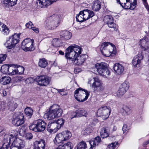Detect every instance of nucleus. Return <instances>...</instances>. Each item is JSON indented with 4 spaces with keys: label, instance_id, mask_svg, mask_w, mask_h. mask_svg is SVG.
<instances>
[{
    "label": "nucleus",
    "instance_id": "nucleus-1",
    "mask_svg": "<svg viewBox=\"0 0 149 149\" xmlns=\"http://www.w3.org/2000/svg\"><path fill=\"white\" fill-rule=\"evenodd\" d=\"M81 48L75 44L68 47L66 49L65 56L68 62L72 63L77 56L81 53Z\"/></svg>",
    "mask_w": 149,
    "mask_h": 149
},
{
    "label": "nucleus",
    "instance_id": "nucleus-2",
    "mask_svg": "<svg viewBox=\"0 0 149 149\" xmlns=\"http://www.w3.org/2000/svg\"><path fill=\"white\" fill-rule=\"evenodd\" d=\"M60 15L54 14L50 16L49 20L46 23V28L49 30H52L57 27L60 24L61 20Z\"/></svg>",
    "mask_w": 149,
    "mask_h": 149
},
{
    "label": "nucleus",
    "instance_id": "nucleus-3",
    "mask_svg": "<svg viewBox=\"0 0 149 149\" xmlns=\"http://www.w3.org/2000/svg\"><path fill=\"white\" fill-rule=\"evenodd\" d=\"M46 124L42 120L38 119L34 120L29 126V129L36 132L43 131L45 129Z\"/></svg>",
    "mask_w": 149,
    "mask_h": 149
},
{
    "label": "nucleus",
    "instance_id": "nucleus-4",
    "mask_svg": "<svg viewBox=\"0 0 149 149\" xmlns=\"http://www.w3.org/2000/svg\"><path fill=\"white\" fill-rule=\"evenodd\" d=\"M72 136L71 133L68 130L63 132L57 135L54 140L56 145L59 146L60 143H63V142L69 139Z\"/></svg>",
    "mask_w": 149,
    "mask_h": 149
},
{
    "label": "nucleus",
    "instance_id": "nucleus-5",
    "mask_svg": "<svg viewBox=\"0 0 149 149\" xmlns=\"http://www.w3.org/2000/svg\"><path fill=\"white\" fill-rule=\"evenodd\" d=\"M94 15L93 11L88 9L80 11L78 15H77L76 20L77 22H82L92 17Z\"/></svg>",
    "mask_w": 149,
    "mask_h": 149
},
{
    "label": "nucleus",
    "instance_id": "nucleus-6",
    "mask_svg": "<svg viewBox=\"0 0 149 149\" xmlns=\"http://www.w3.org/2000/svg\"><path fill=\"white\" fill-rule=\"evenodd\" d=\"M20 34V33H19V34L15 33L13 35L9 37L4 44L6 47L9 49L14 47L19 40Z\"/></svg>",
    "mask_w": 149,
    "mask_h": 149
},
{
    "label": "nucleus",
    "instance_id": "nucleus-7",
    "mask_svg": "<svg viewBox=\"0 0 149 149\" xmlns=\"http://www.w3.org/2000/svg\"><path fill=\"white\" fill-rule=\"evenodd\" d=\"M109 42L102 43L100 45V51L102 54L105 56L109 57L112 54H115V52L113 50V47L108 46Z\"/></svg>",
    "mask_w": 149,
    "mask_h": 149
},
{
    "label": "nucleus",
    "instance_id": "nucleus-8",
    "mask_svg": "<svg viewBox=\"0 0 149 149\" xmlns=\"http://www.w3.org/2000/svg\"><path fill=\"white\" fill-rule=\"evenodd\" d=\"M24 116L21 112L15 113L13 115L12 118V123L17 127L23 124L24 122Z\"/></svg>",
    "mask_w": 149,
    "mask_h": 149
},
{
    "label": "nucleus",
    "instance_id": "nucleus-9",
    "mask_svg": "<svg viewBox=\"0 0 149 149\" xmlns=\"http://www.w3.org/2000/svg\"><path fill=\"white\" fill-rule=\"evenodd\" d=\"M34 40L29 38L24 39L21 44V48L25 51H31L34 49L33 44Z\"/></svg>",
    "mask_w": 149,
    "mask_h": 149
},
{
    "label": "nucleus",
    "instance_id": "nucleus-10",
    "mask_svg": "<svg viewBox=\"0 0 149 149\" xmlns=\"http://www.w3.org/2000/svg\"><path fill=\"white\" fill-rule=\"evenodd\" d=\"M111 111L110 108L107 106L102 107L98 109L97 115L98 116L102 118L103 119H106L109 117Z\"/></svg>",
    "mask_w": 149,
    "mask_h": 149
},
{
    "label": "nucleus",
    "instance_id": "nucleus-11",
    "mask_svg": "<svg viewBox=\"0 0 149 149\" xmlns=\"http://www.w3.org/2000/svg\"><path fill=\"white\" fill-rule=\"evenodd\" d=\"M93 82L92 84V88L95 92L102 91L104 89L102 83L99 79L97 77L93 78Z\"/></svg>",
    "mask_w": 149,
    "mask_h": 149
},
{
    "label": "nucleus",
    "instance_id": "nucleus-12",
    "mask_svg": "<svg viewBox=\"0 0 149 149\" xmlns=\"http://www.w3.org/2000/svg\"><path fill=\"white\" fill-rule=\"evenodd\" d=\"M51 79L50 78L43 75L38 76L36 78L35 80L39 85L46 86L49 84Z\"/></svg>",
    "mask_w": 149,
    "mask_h": 149
},
{
    "label": "nucleus",
    "instance_id": "nucleus-13",
    "mask_svg": "<svg viewBox=\"0 0 149 149\" xmlns=\"http://www.w3.org/2000/svg\"><path fill=\"white\" fill-rule=\"evenodd\" d=\"M84 92L80 91L79 95H75V98L78 101L83 102L86 100L89 95L90 92L84 89Z\"/></svg>",
    "mask_w": 149,
    "mask_h": 149
},
{
    "label": "nucleus",
    "instance_id": "nucleus-14",
    "mask_svg": "<svg viewBox=\"0 0 149 149\" xmlns=\"http://www.w3.org/2000/svg\"><path fill=\"white\" fill-rule=\"evenodd\" d=\"M129 86L128 82L125 81L122 83L120 87V88L116 93L117 96L120 97L126 92Z\"/></svg>",
    "mask_w": 149,
    "mask_h": 149
},
{
    "label": "nucleus",
    "instance_id": "nucleus-15",
    "mask_svg": "<svg viewBox=\"0 0 149 149\" xmlns=\"http://www.w3.org/2000/svg\"><path fill=\"white\" fill-rule=\"evenodd\" d=\"M87 57V56L86 54H82L79 56L78 55L76 56L74 60L71 63H73L77 65H81L84 62Z\"/></svg>",
    "mask_w": 149,
    "mask_h": 149
},
{
    "label": "nucleus",
    "instance_id": "nucleus-16",
    "mask_svg": "<svg viewBox=\"0 0 149 149\" xmlns=\"http://www.w3.org/2000/svg\"><path fill=\"white\" fill-rule=\"evenodd\" d=\"M59 35L60 39L62 40H68L72 37V33L69 31L65 30L60 31Z\"/></svg>",
    "mask_w": 149,
    "mask_h": 149
},
{
    "label": "nucleus",
    "instance_id": "nucleus-17",
    "mask_svg": "<svg viewBox=\"0 0 149 149\" xmlns=\"http://www.w3.org/2000/svg\"><path fill=\"white\" fill-rule=\"evenodd\" d=\"M50 109H52L56 117L60 116L62 114V110L60 108L59 106L56 104H54L51 106Z\"/></svg>",
    "mask_w": 149,
    "mask_h": 149
},
{
    "label": "nucleus",
    "instance_id": "nucleus-18",
    "mask_svg": "<svg viewBox=\"0 0 149 149\" xmlns=\"http://www.w3.org/2000/svg\"><path fill=\"white\" fill-rule=\"evenodd\" d=\"M12 143V145L16 146L19 149H23L25 146L24 141L19 138L15 139Z\"/></svg>",
    "mask_w": 149,
    "mask_h": 149
},
{
    "label": "nucleus",
    "instance_id": "nucleus-19",
    "mask_svg": "<svg viewBox=\"0 0 149 149\" xmlns=\"http://www.w3.org/2000/svg\"><path fill=\"white\" fill-rule=\"evenodd\" d=\"M57 123H49L48 124L47 128V131L50 132L55 133L59 129L58 128Z\"/></svg>",
    "mask_w": 149,
    "mask_h": 149
},
{
    "label": "nucleus",
    "instance_id": "nucleus-20",
    "mask_svg": "<svg viewBox=\"0 0 149 149\" xmlns=\"http://www.w3.org/2000/svg\"><path fill=\"white\" fill-rule=\"evenodd\" d=\"M143 56L142 53L138 54L135 56L132 61V63L134 67H136L137 65L141 63V61L143 59Z\"/></svg>",
    "mask_w": 149,
    "mask_h": 149
},
{
    "label": "nucleus",
    "instance_id": "nucleus-21",
    "mask_svg": "<svg viewBox=\"0 0 149 149\" xmlns=\"http://www.w3.org/2000/svg\"><path fill=\"white\" fill-rule=\"evenodd\" d=\"M45 141L43 140H40L39 141H36L34 143L33 149H45Z\"/></svg>",
    "mask_w": 149,
    "mask_h": 149
},
{
    "label": "nucleus",
    "instance_id": "nucleus-22",
    "mask_svg": "<svg viewBox=\"0 0 149 149\" xmlns=\"http://www.w3.org/2000/svg\"><path fill=\"white\" fill-rule=\"evenodd\" d=\"M95 67L97 72L99 74L102 73L107 68V64L105 63H98L95 65Z\"/></svg>",
    "mask_w": 149,
    "mask_h": 149
},
{
    "label": "nucleus",
    "instance_id": "nucleus-23",
    "mask_svg": "<svg viewBox=\"0 0 149 149\" xmlns=\"http://www.w3.org/2000/svg\"><path fill=\"white\" fill-rule=\"evenodd\" d=\"M48 110L47 112L44 115L45 118L50 120L56 118L52 109H50V107Z\"/></svg>",
    "mask_w": 149,
    "mask_h": 149
},
{
    "label": "nucleus",
    "instance_id": "nucleus-24",
    "mask_svg": "<svg viewBox=\"0 0 149 149\" xmlns=\"http://www.w3.org/2000/svg\"><path fill=\"white\" fill-rule=\"evenodd\" d=\"M120 112L123 116H128L131 113V109L129 107L124 105L120 109Z\"/></svg>",
    "mask_w": 149,
    "mask_h": 149
},
{
    "label": "nucleus",
    "instance_id": "nucleus-25",
    "mask_svg": "<svg viewBox=\"0 0 149 149\" xmlns=\"http://www.w3.org/2000/svg\"><path fill=\"white\" fill-rule=\"evenodd\" d=\"M113 69L115 72L118 74H121L124 70L123 66L118 63H116L113 66Z\"/></svg>",
    "mask_w": 149,
    "mask_h": 149
},
{
    "label": "nucleus",
    "instance_id": "nucleus-26",
    "mask_svg": "<svg viewBox=\"0 0 149 149\" xmlns=\"http://www.w3.org/2000/svg\"><path fill=\"white\" fill-rule=\"evenodd\" d=\"M11 138L8 134H5L3 141V145H4L6 147L8 148L10 144L11 141L13 140Z\"/></svg>",
    "mask_w": 149,
    "mask_h": 149
},
{
    "label": "nucleus",
    "instance_id": "nucleus-27",
    "mask_svg": "<svg viewBox=\"0 0 149 149\" xmlns=\"http://www.w3.org/2000/svg\"><path fill=\"white\" fill-rule=\"evenodd\" d=\"M11 138L8 134H5L3 141V145H4L6 147L8 148L10 144L11 141L13 140Z\"/></svg>",
    "mask_w": 149,
    "mask_h": 149
},
{
    "label": "nucleus",
    "instance_id": "nucleus-28",
    "mask_svg": "<svg viewBox=\"0 0 149 149\" xmlns=\"http://www.w3.org/2000/svg\"><path fill=\"white\" fill-rule=\"evenodd\" d=\"M101 141V139L100 137L98 136L93 140H91L89 141L91 146V148L92 147H95L97 146Z\"/></svg>",
    "mask_w": 149,
    "mask_h": 149
},
{
    "label": "nucleus",
    "instance_id": "nucleus-29",
    "mask_svg": "<svg viewBox=\"0 0 149 149\" xmlns=\"http://www.w3.org/2000/svg\"><path fill=\"white\" fill-rule=\"evenodd\" d=\"M49 2L48 0H38L37 3L38 6L42 8L49 6Z\"/></svg>",
    "mask_w": 149,
    "mask_h": 149
},
{
    "label": "nucleus",
    "instance_id": "nucleus-30",
    "mask_svg": "<svg viewBox=\"0 0 149 149\" xmlns=\"http://www.w3.org/2000/svg\"><path fill=\"white\" fill-rule=\"evenodd\" d=\"M60 38H55L53 39L52 40V45L56 47H60L62 42Z\"/></svg>",
    "mask_w": 149,
    "mask_h": 149
},
{
    "label": "nucleus",
    "instance_id": "nucleus-31",
    "mask_svg": "<svg viewBox=\"0 0 149 149\" xmlns=\"http://www.w3.org/2000/svg\"><path fill=\"white\" fill-rule=\"evenodd\" d=\"M77 116L79 117L82 116L86 117L87 115V111L82 108H80L77 110Z\"/></svg>",
    "mask_w": 149,
    "mask_h": 149
},
{
    "label": "nucleus",
    "instance_id": "nucleus-32",
    "mask_svg": "<svg viewBox=\"0 0 149 149\" xmlns=\"http://www.w3.org/2000/svg\"><path fill=\"white\" fill-rule=\"evenodd\" d=\"M100 135L103 139L106 138L109 136V133L107 130V128L104 127L102 129L100 132Z\"/></svg>",
    "mask_w": 149,
    "mask_h": 149
},
{
    "label": "nucleus",
    "instance_id": "nucleus-33",
    "mask_svg": "<svg viewBox=\"0 0 149 149\" xmlns=\"http://www.w3.org/2000/svg\"><path fill=\"white\" fill-rule=\"evenodd\" d=\"M140 42L141 46L145 50L149 48V42L146 41L144 38L140 40Z\"/></svg>",
    "mask_w": 149,
    "mask_h": 149
},
{
    "label": "nucleus",
    "instance_id": "nucleus-34",
    "mask_svg": "<svg viewBox=\"0 0 149 149\" xmlns=\"http://www.w3.org/2000/svg\"><path fill=\"white\" fill-rule=\"evenodd\" d=\"M11 80V78L8 76L2 77L1 79V82L3 85H6L10 83Z\"/></svg>",
    "mask_w": 149,
    "mask_h": 149
},
{
    "label": "nucleus",
    "instance_id": "nucleus-35",
    "mask_svg": "<svg viewBox=\"0 0 149 149\" xmlns=\"http://www.w3.org/2000/svg\"><path fill=\"white\" fill-rule=\"evenodd\" d=\"M48 63L44 58L40 59L38 63L39 66L42 68H45L47 65Z\"/></svg>",
    "mask_w": 149,
    "mask_h": 149
},
{
    "label": "nucleus",
    "instance_id": "nucleus-36",
    "mask_svg": "<svg viewBox=\"0 0 149 149\" xmlns=\"http://www.w3.org/2000/svg\"><path fill=\"white\" fill-rule=\"evenodd\" d=\"M25 113L26 115L30 118L33 114V110L30 107H27L25 109Z\"/></svg>",
    "mask_w": 149,
    "mask_h": 149
},
{
    "label": "nucleus",
    "instance_id": "nucleus-37",
    "mask_svg": "<svg viewBox=\"0 0 149 149\" xmlns=\"http://www.w3.org/2000/svg\"><path fill=\"white\" fill-rule=\"evenodd\" d=\"M101 5L100 2L97 1L94 2L93 6V9L95 11H98L101 8Z\"/></svg>",
    "mask_w": 149,
    "mask_h": 149
},
{
    "label": "nucleus",
    "instance_id": "nucleus-38",
    "mask_svg": "<svg viewBox=\"0 0 149 149\" xmlns=\"http://www.w3.org/2000/svg\"><path fill=\"white\" fill-rule=\"evenodd\" d=\"M17 0H3L4 4H8L10 6H13L17 3Z\"/></svg>",
    "mask_w": 149,
    "mask_h": 149
},
{
    "label": "nucleus",
    "instance_id": "nucleus-39",
    "mask_svg": "<svg viewBox=\"0 0 149 149\" xmlns=\"http://www.w3.org/2000/svg\"><path fill=\"white\" fill-rule=\"evenodd\" d=\"M73 146V144L69 142L63 145L61 147L62 149H72Z\"/></svg>",
    "mask_w": 149,
    "mask_h": 149
},
{
    "label": "nucleus",
    "instance_id": "nucleus-40",
    "mask_svg": "<svg viewBox=\"0 0 149 149\" xmlns=\"http://www.w3.org/2000/svg\"><path fill=\"white\" fill-rule=\"evenodd\" d=\"M126 3H124L123 5V3H121L122 5V6H121L125 8L131 9V5L130 2H132V0H126Z\"/></svg>",
    "mask_w": 149,
    "mask_h": 149
},
{
    "label": "nucleus",
    "instance_id": "nucleus-41",
    "mask_svg": "<svg viewBox=\"0 0 149 149\" xmlns=\"http://www.w3.org/2000/svg\"><path fill=\"white\" fill-rule=\"evenodd\" d=\"M104 21L105 22L107 23L108 24H109V23L114 21V20L112 16L110 15H107L104 17Z\"/></svg>",
    "mask_w": 149,
    "mask_h": 149
},
{
    "label": "nucleus",
    "instance_id": "nucleus-42",
    "mask_svg": "<svg viewBox=\"0 0 149 149\" xmlns=\"http://www.w3.org/2000/svg\"><path fill=\"white\" fill-rule=\"evenodd\" d=\"M78 149H85L87 147L86 143L84 141L80 142L76 147Z\"/></svg>",
    "mask_w": 149,
    "mask_h": 149
},
{
    "label": "nucleus",
    "instance_id": "nucleus-43",
    "mask_svg": "<svg viewBox=\"0 0 149 149\" xmlns=\"http://www.w3.org/2000/svg\"><path fill=\"white\" fill-rule=\"evenodd\" d=\"M55 123H57L58 128L60 129L63 125L64 123V120L63 118H60Z\"/></svg>",
    "mask_w": 149,
    "mask_h": 149
},
{
    "label": "nucleus",
    "instance_id": "nucleus-44",
    "mask_svg": "<svg viewBox=\"0 0 149 149\" xmlns=\"http://www.w3.org/2000/svg\"><path fill=\"white\" fill-rule=\"evenodd\" d=\"M17 105L16 103L10 102L8 105L9 109L10 110H14L17 107Z\"/></svg>",
    "mask_w": 149,
    "mask_h": 149
},
{
    "label": "nucleus",
    "instance_id": "nucleus-45",
    "mask_svg": "<svg viewBox=\"0 0 149 149\" xmlns=\"http://www.w3.org/2000/svg\"><path fill=\"white\" fill-rule=\"evenodd\" d=\"M110 73L109 70L107 67L106 68L104 69V70L102 72V73L100 74L107 77L110 75Z\"/></svg>",
    "mask_w": 149,
    "mask_h": 149
},
{
    "label": "nucleus",
    "instance_id": "nucleus-46",
    "mask_svg": "<svg viewBox=\"0 0 149 149\" xmlns=\"http://www.w3.org/2000/svg\"><path fill=\"white\" fill-rule=\"evenodd\" d=\"M9 66L7 65H2L1 68V71L4 74H7L8 73V70Z\"/></svg>",
    "mask_w": 149,
    "mask_h": 149
},
{
    "label": "nucleus",
    "instance_id": "nucleus-47",
    "mask_svg": "<svg viewBox=\"0 0 149 149\" xmlns=\"http://www.w3.org/2000/svg\"><path fill=\"white\" fill-rule=\"evenodd\" d=\"M8 134L11 137V138L13 140V139H15L18 135V132L15 130H12L11 131V132L9 134Z\"/></svg>",
    "mask_w": 149,
    "mask_h": 149
},
{
    "label": "nucleus",
    "instance_id": "nucleus-48",
    "mask_svg": "<svg viewBox=\"0 0 149 149\" xmlns=\"http://www.w3.org/2000/svg\"><path fill=\"white\" fill-rule=\"evenodd\" d=\"M17 74H22L24 73V68L22 66L17 67Z\"/></svg>",
    "mask_w": 149,
    "mask_h": 149
},
{
    "label": "nucleus",
    "instance_id": "nucleus-49",
    "mask_svg": "<svg viewBox=\"0 0 149 149\" xmlns=\"http://www.w3.org/2000/svg\"><path fill=\"white\" fill-rule=\"evenodd\" d=\"M107 25L109 28L113 29L114 30H117L116 25L114 23L113 21L109 23V24H108Z\"/></svg>",
    "mask_w": 149,
    "mask_h": 149
},
{
    "label": "nucleus",
    "instance_id": "nucleus-50",
    "mask_svg": "<svg viewBox=\"0 0 149 149\" xmlns=\"http://www.w3.org/2000/svg\"><path fill=\"white\" fill-rule=\"evenodd\" d=\"M118 142H112L108 146L109 148L110 149H114L116 147L118 146Z\"/></svg>",
    "mask_w": 149,
    "mask_h": 149
},
{
    "label": "nucleus",
    "instance_id": "nucleus-51",
    "mask_svg": "<svg viewBox=\"0 0 149 149\" xmlns=\"http://www.w3.org/2000/svg\"><path fill=\"white\" fill-rule=\"evenodd\" d=\"M131 10L134 9L136 6V0H132V2H130Z\"/></svg>",
    "mask_w": 149,
    "mask_h": 149
},
{
    "label": "nucleus",
    "instance_id": "nucleus-52",
    "mask_svg": "<svg viewBox=\"0 0 149 149\" xmlns=\"http://www.w3.org/2000/svg\"><path fill=\"white\" fill-rule=\"evenodd\" d=\"M13 65H11L9 66L8 70V73L9 75H13Z\"/></svg>",
    "mask_w": 149,
    "mask_h": 149
},
{
    "label": "nucleus",
    "instance_id": "nucleus-53",
    "mask_svg": "<svg viewBox=\"0 0 149 149\" xmlns=\"http://www.w3.org/2000/svg\"><path fill=\"white\" fill-rule=\"evenodd\" d=\"M7 57L6 54H0V64L2 63V62L6 59Z\"/></svg>",
    "mask_w": 149,
    "mask_h": 149
},
{
    "label": "nucleus",
    "instance_id": "nucleus-54",
    "mask_svg": "<svg viewBox=\"0 0 149 149\" xmlns=\"http://www.w3.org/2000/svg\"><path fill=\"white\" fill-rule=\"evenodd\" d=\"M57 90L58 92L62 95H67L66 92L65 91V89H57Z\"/></svg>",
    "mask_w": 149,
    "mask_h": 149
},
{
    "label": "nucleus",
    "instance_id": "nucleus-55",
    "mask_svg": "<svg viewBox=\"0 0 149 149\" xmlns=\"http://www.w3.org/2000/svg\"><path fill=\"white\" fill-rule=\"evenodd\" d=\"M79 117L77 116V110L75 111H73L71 112V115L70 116V118L71 119H72L74 118Z\"/></svg>",
    "mask_w": 149,
    "mask_h": 149
},
{
    "label": "nucleus",
    "instance_id": "nucleus-56",
    "mask_svg": "<svg viewBox=\"0 0 149 149\" xmlns=\"http://www.w3.org/2000/svg\"><path fill=\"white\" fill-rule=\"evenodd\" d=\"M25 137L26 139H31L32 138L33 135L31 133L28 132L26 134Z\"/></svg>",
    "mask_w": 149,
    "mask_h": 149
},
{
    "label": "nucleus",
    "instance_id": "nucleus-57",
    "mask_svg": "<svg viewBox=\"0 0 149 149\" xmlns=\"http://www.w3.org/2000/svg\"><path fill=\"white\" fill-rule=\"evenodd\" d=\"M143 3L146 9L148 10H149V7L148 5L147 2V0H142Z\"/></svg>",
    "mask_w": 149,
    "mask_h": 149
},
{
    "label": "nucleus",
    "instance_id": "nucleus-58",
    "mask_svg": "<svg viewBox=\"0 0 149 149\" xmlns=\"http://www.w3.org/2000/svg\"><path fill=\"white\" fill-rule=\"evenodd\" d=\"M25 26L27 28L31 29L33 25L31 21H29L26 24Z\"/></svg>",
    "mask_w": 149,
    "mask_h": 149
},
{
    "label": "nucleus",
    "instance_id": "nucleus-59",
    "mask_svg": "<svg viewBox=\"0 0 149 149\" xmlns=\"http://www.w3.org/2000/svg\"><path fill=\"white\" fill-rule=\"evenodd\" d=\"M129 130V127L126 124H124L122 130L123 131V133H125L126 131Z\"/></svg>",
    "mask_w": 149,
    "mask_h": 149
},
{
    "label": "nucleus",
    "instance_id": "nucleus-60",
    "mask_svg": "<svg viewBox=\"0 0 149 149\" xmlns=\"http://www.w3.org/2000/svg\"><path fill=\"white\" fill-rule=\"evenodd\" d=\"M22 79V78L21 76H17L14 77L13 78V79L15 82H17L19 81H21Z\"/></svg>",
    "mask_w": 149,
    "mask_h": 149
},
{
    "label": "nucleus",
    "instance_id": "nucleus-61",
    "mask_svg": "<svg viewBox=\"0 0 149 149\" xmlns=\"http://www.w3.org/2000/svg\"><path fill=\"white\" fill-rule=\"evenodd\" d=\"M13 75L17 74V68L15 65H13Z\"/></svg>",
    "mask_w": 149,
    "mask_h": 149
},
{
    "label": "nucleus",
    "instance_id": "nucleus-62",
    "mask_svg": "<svg viewBox=\"0 0 149 149\" xmlns=\"http://www.w3.org/2000/svg\"><path fill=\"white\" fill-rule=\"evenodd\" d=\"M84 89H83L81 88H79L77 89L74 91V94H75L74 96L76 94H77L79 92V91H81L83 92L84 91Z\"/></svg>",
    "mask_w": 149,
    "mask_h": 149
},
{
    "label": "nucleus",
    "instance_id": "nucleus-63",
    "mask_svg": "<svg viewBox=\"0 0 149 149\" xmlns=\"http://www.w3.org/2000/svg\"><path fill=\"white\" fill-rule=\"evenodd\" d=\"M0 93L3 94L4 96H6L7 95V91L6 90L2 89L0 90Z\"/></svg>",
    "mask_w": 149,
    "mask_h": 149
},
{
    "label": "nucleus",
    "instance_id": "nucleus-64",
    "mask_svg": "<svg viewBox=\"0 0 149 149\" xmlns=\"http://www.w3.org/2000/svg\"><path fill=\"white\" fill-rule=\"evenodd\" d=\"M89 130L88 129H86L83 131V134L84 135H87L89 134L90 132L89 131Z\"/></svg>",
    "mask_w": 149,
    "mask_h": 149
}]
</instances>
